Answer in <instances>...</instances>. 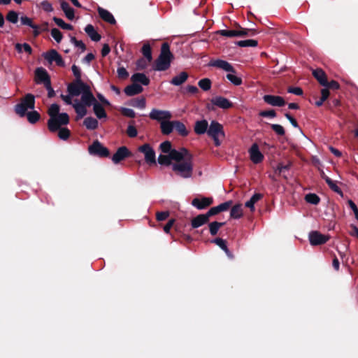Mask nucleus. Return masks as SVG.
I'll list each match as a JSON object with an SVG mask.
<instances>
[{
  "label": "nucleus",
  "instance_id": "nucleus-9",
  "mask_svg": "<svg viewBox=\"0 0 358 358\" xmlns=\"http://www.w3.org/2000/svg\"><path fill=\"white\" fill-rule=\"evenodd\" d=\"M88 86L89 85L83 80H81V83H78L77 80H75L73 82L69 84L67 90L71 96H79L80 94H83L84 90H86Z\"/></svg>",
  "mask_w": 358,
  "mask_h": 358
},
{
  "label": "nucleus",
  "instance_id": "nucleus-26",
  "mask_svg": "<svg viewBox=\"0 0 358 358\" xmlns=\"http://www.w3.org/2000/svg\"><path fill=\"white\" fill-rule=\"evenodd\" d=\"M131 80L134 83H141L143 85L148 86L150 83V78L143 73H134L131 77Z\"/></svg>",
  "mask_w": 358,
  "mask_h": 358
},
{
  "label": "nucleus",
  "instance_id": "nucleus-61",
  "mask_svg": "<svg viewBox=\"0 0 358 358\" xmlns=\"http://www.w3.org/2000/svg\"><path fill=\"white\" fill-rule=\"evenodd\" d=\"M71 70L73 73V76L76 78L75 80H76L78 83H81V71L80 68L78 66L73 64L71 67Z\"/></svg>",
  "mask_w": 358,
  "mask_h": 358
},
{
  "label": "nucleus",
  "instance_id": "nucleus-16",
  "mask_svg": "<svg viewBox=\"0 0 358 358\" xmlns=\"http://www.w3.org/2000/svg\"><path fill=\"white\" fill-rule=\"evenodd\" d=\"M208 65L210 66H214L220 69H222L227 72L236 73V70L234 66L228 62L222 59L211 60Z\"/></svg>",
  "mask_w": 358,
  "mask_h": 358
},
{
  "label": "nucleus",
  "instance_id": "nucleus-7",
  "mask_svg": "<svg viewBox=\"0 0 358 358\" xmlns=\"http://www.w3.org/2000/svg\"><path fill=\"white\" fill-rule=\"evenodd\" d=\"M43 57L50 64H52L53 62H55L58 66H65V62L64 59H62V56L57 52V51L55 49H52L43 53Z\"/></svg>",
  "mask_w": 358,
  "mask_h": 358
},
{
  "label": "nucleus",
  "instance_id": "nucleus-51",
  "mask_svg": "<svg viewBox=\"0 0 358 358\" xmlns=\"http://www.w3.org/2000/svg\"><path fill=\"white\" fill-rule=\"evenodd\" d=\"M327 184L329 185V188L334 191V192H336L337 194H338L339 195L341 196H343V191L341 190V189L336 185V182H334V180H332L331 179L330 180H327Z\"/></svg>",
  "mask_w": 358,
  "mask_h": 358
},
{
  "label": "nucleus",
  "instance_id": "nucleus-59",
  "mask_svg": "<svg viewBox=\"0 0 358 358\" xmlns=\"http://www.w3.org/2000/svg\"><path fill=\"white\" fill-rule=\"evenodd\" d=\"M70 41L76 47L80 48L82 52L85 51L86 45L82 41L77 40L74 36H71Z\"/></svg>",
  "mask_w": 358,
  "mask_h": 358
},
{
  "label": "nucleus",
  "instance_id": "nucleus-58",
  "mask_svg": "<svg viewBox=\"0 0 358 358\" xmlns=\"http://www.w3.org/2000/svg\"><path fill=\"white\" fill-rule=\"evenodd\" d=\"M51 36L57 43H60L63 38L62 33L57 28L52 29Z\"/></svg>",
  "mask_w": 358,
  "mask_h": 358
},
{
  "label": "nucleus",
  "instance_id": "nucleus-10",
  "mask_svg": "<svg viewBox=\"0 0 358 358\" xmlns=\"http://www.w3.org/2000/svg\"><path fill=\"white\" fill-rule=\"evenodd\" d=\"M309 241L312 245H320L326 243L329 236L322 234L318 231H312L309 233Z\"/></svg>",
  "mask_w": 358,
  "mask_h": 358
},
{
  "label": "nucleus",
  "instance_id": "nucleus-57",
  "mask_svg": "<svg viewBox=\"0 0 358 358\" xmlns=\"http://www.w3.org/2000/svg\"><path fill=\"white\" fill-rule=\"evenodd\" d=\"M20 21L22 25L29 26L32 29L36 28V24L33 22L32 19L28 17L27 16H22L20 17Z\"/></svg>",
  "mask_w": 358,
  "mask_h": 358
},
{
  "label": "nucleus",
  "instance_id": "nucleus-22",
  "mask_svg": "<svg viewBox=\"0 0 358 358\" xmlns=\"http://www.w3.org/2000/svg\"><path fill=\"white\" fill-rule=\"evenodd\" d=\"M217 34L229 38L247 37V34L243 31H235L234 29H221L217 31Z\"/></svg>",
  "mask_w": 358,
  "mask_h": 358
},
{
  "label": "nucleus",
  "instance_id": "nucleus-5",
  "mask_svg": "<svg viewBox=\"0 0 358 358\" xmlns=\"http://www.w3.org/2000/svg\"><path fill=\"white\" fill-rule=\"evenodd\" d=\"M69 116L66 113H62L61 114L55 116V117L50 118L48 121V128L51 132H55L61 128L63 125H66L69 123Z\"/></svg>",
  "mask_w": 358,
  "mask_h": 358
},
{
  "label": "nucleus",
  "instance_id": "nucleus-39",
  "mask_svg": "<svg viewBox=\"0 0 358 358\" xmlns=\"http://www.w3.org/2000/svg\"><path fill=\"white\" fill-rule=\"evenodd\" d=\"M25 116L27 117L28 122L31 124L36 123L41 118L40 113L34 110L27 112Z\"/></svg>",
  "mask_w": 358,
  "mask_h": 358
},
{
  "label": "nucleus",
  "instance_id": "nucleus-43",
  "mask_svg": "<svg viewBox=\"0 0 358 358\" xmlns=\"http://www.w3.org/2000/svg\"><path fill=\"white\" fill-rule=\"evenodd\" d=\"M53 21L55 22V24L59 27L60 28L66 30H73V27L70 24L66 23L62 19L59 18L57 17H54L52 18Z\"/></svg>",
  "mask_w": 358,
  "mask_h": 358
},
{
  "label": "nucleus",
  "instance_id": "nucleus-35",
  "mask_svg": "<svg viewBox=\"0 0 358 358\" xmlns=\"http://www.w3.org/2000/svg\"><path fill=\"white\" fill-rule=\"evenodd\" d=\"M263 194L261 193H255L249 201L245 202V207L250 209L252 212L255 211V204L263 198Z\"/></svg>",
  "mask_w": 358,
  "mask_h": 358
},
{
  "label": "nucleus",
  "instance_id": "nucleus-42",
  "mask_svg": "<svg viewBox=\"0 0 358 358\" xmlns=\"http://www.w3.org/2000/svg\"><path fill=\"white\" fill-rule=\"evenodd\" d=\"M236 44L239 47H256L258 45V41L254 39H247L238 41Z\"/></svg>",
  "mask_w": 358,
  "mask_h": 358
},
{
  "label": "nucleus",
  "instance_id": "nucleus-11",
  "mask_svg": "<svg viewBox=\"0 0 358 358\" xmlns=\"http://www.w3.org/2000/svg\"><path fill=\"white\" fill-rule=\"evenodd\" d=\"M213 203V199L212 197H196L194 198L191 204L198 210H203L209 207Z\"/></svg>",
  "mask_w": 358,
  "mask_h": 358
},
{
  "label": "nucleus",
  "instance_id": "nucleus-63",
  "mask_svg": "<svg viewBox=\"0 0 358 358\" xmlns=\"http://www.w3.org/2000/svg\"><path fill=\"white\" fill-rule=\"evenodd\" d=\"M271 129L279 136H284L285 134V129L280 124H271Z\"/></svg>",
  "mask_w": 358,
  "mask_h": 358
},
{
  "label": "nucleus",
  "instance_id": "nucleus-48",
  "mask_svg": "<svg viewBox=\"0 0 358 358\" xmlns=\"http://www.w3.org/2000/svg\"><path fill=\"white\" fill-rule=\"evenodd\" d=\"M60 107L57 103H52L48 110V114L50 116V118L55 117V116H57L59 113Z\"/></svg>",
  "mask_w": 358,
  "mask_h": 358
},
{
  "label": "nucleus",
  "instance_id": "nucleus-2",
  "mask_svg": "<svg viewBox=\"0 0 358 358\" xmlns=\"http://www.w3.org/2000/svg\"><path fill=\"white\" fill-rule=\"evenodd\" d=\"M35 108V96L32 94H27L23 96L19 103L15 106V112L20 117H23L27 115L29 109Z\"/></svg>",
  "mask_w": 358,
  "mask_h": 358
},
{
  "label": "nucleus",
  "instance_id": "nucleus-27",
  "mask_svg": "<svg viewBox=\"0 0 358 358\" xmlns=\"http://www.w3.org/2000/svg\"><path fill=\"white\" fill-rule=\"evenodd\" d=\"M189 77V75L185 71L180 72L178 75L174 76L170 83L175 86H180L185 83Z\"/></svg>",
  "mask_w": 358,
  "mask_h": 358
},
{
  "label": "nucleus",
  "instance_id": "nucleus-20",
  "mask_svg": "<svg viewBox=\"0 0 358 358\" xmlns=\"http://www.w3.org/2000/svg\"><path fill=\"white\" fill-rule=\"evenodd\" d=\"M210 101L213 105L222 109H229L233 106V103L231 101L221 96L213 98Z\"/></svg>",
  "mask_w": 358,
  "mask_h": 358
},
{
  "label": "nucleus",
  "instance_id": "nucleus-49",
  "mask_svg": "<svg viewBox=\"0 0 358 358\" xmlns=\"http://www.w3.org/2000/svg\"><path fill=\"white\" fill-rule=\"evenodd\" d=\"M134 121H131L127 129V134L130 138H134L137 136L138 131L134 126Z\"/></svg>",
  "mask_w": 358,
  "mask_h": 358
},
{
  "label": "nucleus",
  "instance_id": "nucleus-55",
  "mask_svg": "<svg viewBox=\"0 0 358 358\" xmlns=\"http://www.w3.org/2000/svg\"><path fill=\"white\" fill-rule=\"evenodd\" d=\"M6 18L8 22L15 24L18 21V13L16 11L10 10L6 15Z\"/></svg>",
  "mask_w": 358,
  "mask_h": 358
},
{
  "label": "nucleus",
  "instance_id": "nucleus-18",
  "mask_svg": "<svg viewBox=\"0 0 358 358\" xmlns=\"http://www.w3.org/2000/svg\"><path fill=\"white\" fill-rule=\"evenodd\" d=\"M263 100L266 103L273 106H278L281 107L285 105V101L282 96L271 95V94H266L263 96Z\"/></svg>",
  "mask_w": 358,
  "mask_h": 358
},
{
  "label": "nucleus",
  "instance_id": "nucleus-24",
  "mask_svg": "<svg viewBox=\"0 0 358 358\" xmlns=\"http://www.w3.org/2000/svg\"><path fill=\"white\" fill-rule=\"evenodd\" d=\"M143 91V87L141 85L134 83H133L131 85L127 86L124 90V93L129 96L139 94Z\"/></svg>",
  "mask_w": 358,
  "mask_h": 358
},
{
  "label": "nucleus",
  "instance_id": "nucleus-4",
  "mask_svg": "<svg viewBox=\"0 0 358 358\" xmlns=\"http://www.w3.org/2000/svg\"><path fill=\"white\" fill-rule=\"evenodd\" d=\"M207 134L213 139L214 144L217 147L221 145L220 138H224L225 136L223 126L215 120L210 122Z\"/></svg>",
  "mask_w": 358,
  "mask_h": 358
},
{
  "label": "nucleus",
  "instance_id": "nucleus-47",
  "mask_svg": "<svg viewBox=\"0 0 358 358\" xmlns=\"http://www.w3.org/2000/svg\"><path fill=\"white\" fill-rule=\"evenodd\" d=\"M131 104L134 107L138 108H141V109H143V108H145V106H146L145 99L143 98V97L134 99L131 101Z\"/></svg>",
  "mask_w": 358,
  "mask_h": 358
},
{
  "label": "nucleus",
  "instance_id": "nucleus-31",
  "mask_svg": "<svg viewBox=\"0 0 358 358\" xmlns=\"http://www.w3.org/2000/svg\"><path fill=\"white\" fill-rule=\"evenodd\" d=\"M73 107L75 109V111L77 114L76 120L83 118L87 113V110L86 108L87 106L82 104L81 103H76L73 104Z\"/></svg>",
  "mask_w": 358,
  "mask_h": 358
},
{
  "label": "nucleus",
  "instance_id": "nucleus-21",
  "mask_svg": "<svg viewBox=\"0 0 358 358\" xmlns=\"http://www.w3.org/2000/svg\"><path fill=\"white\" fill-rule=\"evenodd\" d=\"M210 218L208 217L206 213L199 214L194 217L191 220V226L193 229H197L199 227L207 224L209 222Z\"/></svg>",
  "mask_w": 358,
  "mask_h": 358
},
{
  "label": "nucleus",
  "instance_id": "nucleus-52",
  "mask_svg": "<svg viewBox=\"0 0 358 358\" xmlns=\"http://www.w3.org/2000/svg\"><path fill=\"white\" fill-rule=\"evenodd\" d=\"M169 155L171 160L176 161V163H179L180 162L184 161L183 155L178 150L173 149V150L171 151V153H169Z\"/></svg>",
  "mask_w": 358,
  "mask_h": 358
},
{
  "label": "nucleus",
  "instance_id": "nucleus-29",
  "mask_svg": "<svg viewBox=\"0 0 358 358\" xmlns=\"http://www.w3.org/2000/svg\"><path fill=\"white\" fill-rule=\"evenodd\" d=\"M85 31L93 41L97 42L101 38V36L95 30L92 24H87L85 28Z\"/></svg>",
  "mask_w": 358,
  "mask_h": 358
},
{
  "label": "nucleus",
  "instance_id": "nucleus-25",
  "mask_svg": "<svg viewBox=\"0 0 358 358\" xmlns=\"http://www.w3.org/2000/svg\"><path fill=\"white\" fill-rule=\"evenodd\" d=\"M60 6L62 10L65 14V16L69 20H73L75 18V10L71 8L69 3L64 0H60Z\"/></svg>",
  "mask_w": 358,
  "mask_h": 358
},
{
  "label": "nucleus",
  "instance_id": "nucleus-45",
  "mask_svg": "<svg viewBox=\"0 0 358 358\" xmlns=\"http://www.w3.org/2000/svg\"><path fill=\"white\" fill-rule=\"evenodd\" d=\"M305 200L308 203L317 205L320 201V198L316 194L309 193L305 196Z\"/></svg>",
  "mask_w": 358,
  "mask_h": 358
},
{
  "label": "nucleus",
  "instance_id": "nucleus-60",
  "mask_svg": "<svg viewBox=\"0 0 358 358\" xmlns=\"http://www.w3.org/2000/svg\"><path fill=\"white\" fill-rule=\"evenodd\" d=\"M148 61L144 58H140L136 62V69L137 70H144L147 68L148 64Z\"/></svg>",
  "mask_w": 358,
  "mask_h": 358
},
{
  "label": "nucleus",
  "instance_id": "nucleus-30",
  "mask_svg": "<svg viewBox=\"0 0 358 358\" xmlns=\"http://www.w3.org/2000/svg\"><path fill=\"white\" fill-rule=\"evenodd\" d=\"M313 75L321 85H327V76L322 69H317L313 70Z\"/></svg>",
  "mask_w": 358,
  "mask_h": 358
},
{
  "label": "nucleus",
  "instance_id": "nucleus-6",
  "mask_svg": "<svg viewBox=\"0 0 358 358\" xmlns=\"http://www.w3.org/2000/svg\"><path fill=\"white\" fill-rule=\"evenodd\" d=\"M89 153L99 157H108L109 150L104 147L98 140L94 141L88 148Z\"/></svg>",
  "mask_w": 358,
  "mask_h": 358
},
{
  "label": "nucleus",
  "instance_id": "nucleus-50",
  "mask_svg": "<svg viewBox=\"0 0 358 358\" xmlns=\"http://www.w3.org/2000/svg\"><path fill=\"white\" fill-rule=\"evenodd\" d=\"M57 131L59 138L64 141L67 140L71 135L70 130L66 127H61Z\"/></svg>",
  "mask_w": 358,
  "mask_h": 358
},
{
  "label": "nucleus",
  "instance_id": "nucleus-41",
  "mask_svg": "<svg viewBox=\"0 0 358 358\" xmlns=\"http://www.w3.org/2000/svg\"><path fill=\"white\" fill-rule=\"evenodd\" d=\"M15 50L19 52H22V50L29 55L32 54V48L31 45L27 43H24L23 44L16 43L15 45Z\"/></svg>",
  "mask_w": 358,
  "mask_h": 358
},
{
  "label": "nucleus",
  "instance_id": "nucleus-34",
  "mask_svg": "<svg viewBox=\"0 0 358 358\" xmlns=\"http://www.w3.org/2000/svg\"><path fill=\"white\" fill-rule=\"evenodd\" d=\"M161 131L164 135L170 134L173 130V121H162L160 123Z\"/></svg>",
  "mask_w": 358,
  "mask_h": 358
},
{
  "label": "nucleus",
  "instance_id": "nucleus-46",
  "mask_svg": "<svg viewBox=\"0 0 358 358\" xmlns=\"http://www.w3.org/2000/svg\"><path fill=\"white\" fill-rule=\"evenodd\" d=\"M199 87L203 91H208L210 90L212 82L209 78H203L198 82Z\"/></svg>",
  "mask_w": 358,
  "mask_h": 358
},
{
  "label": "nucleus",
  "instance_id": "nucleus-17",
  "mask_svg": "<svg viewBox=\"0 0 358 358\" xmlns=\"http://www.w3.org/2000/svg\"><path fill=\"white\" fill-rule=\"evenodd\" d=\"M96 102H97V101L91 92L90 87L88 86L86 90L83 92L81 96V103L85 106L90 107L91 106H94Z\"/></svg>",
  "mask_w": 358,
  "mask_h": 358
},
{
  "label": "nucleus",
  "instance_id": "nucleus-8",
  "mask_svg": "<svg viewBox=\"0 0 358 358\" xmlns=\"http://www.w3.org/2000/svg\"><path fill=\"white\" fill-rule=\"evenodd\" d=\"M138 151L143 153L145 160L149 164H156L155 152L148 143H145L138 148Z\"/></svg>",
  "mask_w": 358,
  "mask_h": 358
},
{
  "label": "nucleus",
  "instance_id": "nucleus-1",
  "mask_svg": "<svg viewBox=\"0 0 358 358\" xmlns=\"http://www.w3.org/2000/svg\"><path fill=\"white\" fill-rule=\"evenodd\" d=\"M174 59L173 53L170 51V45L168 43H163L161 47L160 54L155 61L153 70L164 71L168 70Z\"/></svg>",
  "mask_w": 358,
  "mask_h": 358
},
{
  "label": "nucleus",
  "instance_id": "nucleus-28",
  "mask_svg": "<svg viewBox=\"0 0 358 358\" xmlns=\"http://www.w3.org/2000/svg\"><path fill=\"white\" fill-rule=\"evenodd\" d=\"M208 124L207 120H199L195 122L194 125V132L198 135H201L207 133L208 131Z\"/></svg>",
  "mask_w": 358,
  "mask_h": 358
},
{
  "label": "nucleus",
  "instance_id": "nucleus-38",
  "mask_svg": "<svg viewBox=\"0 0 358 358\" xmlns=\"http://www.w3.org/2000/svg\"><path fill=\"white\" fill-rule=\"evenodd\" d=\"M225 224V222L214 221L208 224L209 231L211 236H216L219 229Z\"/></svg>",
  "mask_w": 358,
  "mask_h": 358
},
{
  "label": "nucleus",
  "instance_id": "nucleus-44",
  "mask_svg": "<svg viewBox=\"0 0 358 358\" xmlns=\"http://www.w3.org/2000/svg\"><path fill=\"white\" fill-rule=\"evenodd\" d=\"M234 27H235V29H234L235 31H243V32L247 34V36H253L257 34V31L256 29L243 28L239 24H238L236 22L234 24Z\"/></svg>",
  "mask_w": 358,
  "mask_h": 358
},
{
  "label": "nucleus",
  "instance_id": "nucleus-14",
  "mask_svg": "<svg viewBox=\"0 0 358 358\" xmlns=\"http://www.w3.org/2000/svg\"><path fill=\"white\" fill-rule=\"evenodd\" d=\"M35 81L38 84H43L44 86L51 83L50 76L43 67H38L35 70Z\"/></svg>",
  "mask_w": 358,
  "mask_h": 358
},
{
  "label": "nucleus",
  "instance_id": "nucleus-19",
  "mask_svg": "<svg viewBox=\"0 0 358 358\" xmlns=\"http://www.w3.org/2000/svg\"><path fill=\"white\" fill-rule=\"evenodd\" d=\"M251 161L255 164H259L264 159V155L259 151V146L257 143L252 144L249 150Z\"/></svg>",
  "mask_w": 358,
  "mask_h": 358
},
{
  "label": "nucleus",
  "instance_id": "nucleus-32",
  "mask_svg": "<svg viewBox=\"0 0 358 358\" xmlns=\"http://www.w3.org/2000/svg\"><path fill=\"white\" fill-rule=\"evenodd\" d=\"M93 110H94V113L97 118L101 120L102 118L107 117V113H106L104 108L98 101L94 103V105L93 106Z\"/></svg>",
  "mask_w": 358,
  "mask_h": 358
},
{
  "label": "nucleus",
  "instance_id": "nucleus-12",
  "mask_svg": "<svg viewBox=\"0 0 358 358\" xmlns=\"http://www.w3.org/2000/svg\"><path fill=\"white\" fill-rule=\"evenodd\" d=\"M150 119L157 120L160 123L162 121L169 120L172 117L171 113L168 110H162L153 108L150 113Z\"/></svg>",
  "mask_w": 358,
  "mask_h": 358
},
{
  "label": "nucleus",
  "instance_id": "nucleus-23",
  "mask_svg": "<svg viewBox=\"0 0 358 358\" xmlns=\"http://www.w3.org/2000/svg\"><path fill=\"white\" fill-rule=\"evenodd\" d=\"M97 12L99 13V17L103 21H105L110 24H115L116 23V20L114 18L113 15L108 10H107L101 7H98Z\"/></svg>",
  "mask_w": 358,
  "mask_h": 358
},
{
  "label": "nucleus",
  "instance_id": "nucleus-56",
  "mask_svg": "<svg viewBox=\"0 0 358 358\" xmlns=\"http://www.w3.org/2000/svg\"><path fill=\"white\" fill-rule=\"evenodd\" d=\"M172 145L170 141H166L162 143L159 145L160 150L163 153H171V151L173 150L171 148Z\"/></svg>",
  "mask_w": 358,
  "mask_h": 358
},
{
  "label": "nucleus",
  "instance_id": "nucleus-62",
  "mask_svg": "<svg viewBox=\"0 0 358 358\" xmlns=\"http://www.w3.org/2000/svg\"><path fill=\"white\" fill-rule=\"evenodd\" d=\"M117 76L120 79L125 80L129 77V73L123 66L118 67L117 70Z\"/></svg>",
  "mask_w": 358,
  "mask_h": 358
},
{
  "label": "nucleus",
  "instance_id": "nucleus-53",
  "mask_svg": "<svg viewBox=\"0 0 358 358\" xmlns=\"http://www.w3.org/2000/svg\"><path fill=\"white\" fill-rule=\"evenodd\" d=\"M227 78L234 85L238 86L242 84V79L232 73H228L226 76Z\"/></svg>",
  "mask_w": 358,
  "mask_h": 358
},
{
  "label": "nucleus",
  "instance_id": "nucleus-33",
  "mask_svg": "<svg viewBox=\"0 0 358 358\" xmlns=\"http://www.w3.org/2000/svg\"><path fill=\"white\" fill-rule=\"evenodd\" d=\"M243 206L241 203H237L231 207L230 211V217L233 219H239L243 216Z\"/></svg>",
  "mask_w": 358,
  "mask_h": 358
},
{
  "label": "nucleus",
  "instance_id": "nucleus-54",
  "mask_svg": "<svg viewBox=\"0 0 358 358\" xmlns=\"http://www.w3.org/2000/svg\"><path fill=\"white\" fill-rule=\"evenodd\" d=\"M158 162L161 165L169 166L171 164V159L170 157V155H159L158 157Z\"/></svg>",
  "mask_w": 358,
  "mask_h": 358
},
{
  "label": "nucleus",
  "instance_id": "nucleus-37",
  "mask_svg": "<svg viewBox=\"0 0 358 358\" xmlns=\"http://www.w3.org/2000/svg\"><path fill=\"white\" fill-rule=\"evenodd\" d=\"M174 129L182 136H187L189 134L188 131L186 129L185 125L180 121H178V120L173 121V129Z\"/></svg>",
  "mask_w": 358,
  "mask_h": 358
},
{
  "label": "nucleus",
  "instance_id": "nucleus-36",
  "mask_svg": "<svg viewBox=\"0 0 358 358\" xmlns=\"http://www.w3.org/2000/svg\"><path fill=\"white\" fill-rule=\"evenodd\" d=\"M83 125L89 130H95L99 127V122L92 117H87L83 121Z\"/></svg>",
  "mask_w": 358,
  "mask_h": 358
},
{
  "label": "nucleus",
  "instance_id": "nucleus-3",
  "mask_svg": "<svg viewBox=\"0 0 358 358\" xmlns=\"http://www.w3.org/2000/svg\"><path fill=\"white\" fill-rule=\"evenodd\" d=\"M189 159V157L187 160L173 164V171L183 178H190L193 173V163Z\"/></svg>",
  "mask_w": 358,
  "mask_h": 358
},
{
  "label": "nucleus",
  "instance_id": "nucleus-13",
  "mask_svg": "<svg viewBox=\"0 0 358 358\" xmlns=\"http://www.w3.org/2000/svg\"><path fill=\"white\" fill-rule=\"evenodd\" d=\"M132 153L126 146L120 147L112 157V161L114 164H119L126 158L131 157Z\"/></svg>",
  "mask_w": 358,
  "mask_h": 358
},
{
  "label": "nucleus",
  "instance_id": "nucleus-40",
  "mask_svg": "<svg viewBox=\"0 0 358 358\" xmlns=\"http://www.w3.org/2000/svg\"><path fill=\"white\" fill-rule=\"evenodd\" d=\"M141 52L145 57V58L148 61V62H151L152 60V49L148 43H145L143 45L141 48Z\"/></svg>",
  "mask_w": 358,
  "mask_h": 358
},
{
  "label": "nucleus",
  "instance_id": "nucleus-15",
  "mask_svg": "<svg viewBox=\"0 0 358 358\" xmlns=\"http://www.w3.org/2000/svg\"><path fill=\"white\" fill-rule=\"evenodd\" d=\"M233 205V201L229 200L226 202L222 203L217 206L210 208L206 213V215L210 218L212 216L216 215L221 212L227 211Z\"/></svg>",
  "mask_w": 358,
  "mask_h": 358
},
{
  "label": "nucleus",
  "instance_id": "nucleus-64",
  "mask_svg": "<svg viewBox=\"0 0 358 358\" xmlns=\"http://www.w3.org/2000/svg\"><path fill=\"white\" fill-rule=\"evenodd\" d=\"M326 83L327 85H324L323 87H327L328 90H336L340 88L339 83L336 80H332L329 82L328 80H327Z\"/></svg>",
  "mask_w": 358,
  "mask_h": 358
}]
</instances>
